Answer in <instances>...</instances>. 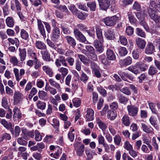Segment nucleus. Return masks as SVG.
Instances as JSON below:
<instances>
[{
    "label": "nucleus",
    "mask_w": 160,
    "mask_h": 160,
    "mask_svg": "<svg viewBox=\"0 0 160 160\" xmlns=\"http://www.w3.org/2000/svg\"><path fill=\"white\" fill-rule=\"evenodd\" d=\"M82 52L88 58L94 61L97 59V55L95 53V50L93 47L90 45H87L85 48L82 50Z\"/></svg>",
    "instance_id": "nucleus-1"
},
{
    "label": "nucleus",
    "mask_w": 160,
    "mask_h": 160,
    "mask_svg": "<svg viewBox=\"0 0 160 160\" xmlns=\"http://www.w3.org/2000/svg\"><path fill=\"white\" fill-rule=\"evenodd\" d=\"M121 17L120 15H117L112 17L106 18L103 20L105 25L107 26L112 27L115 25L116 23L120 21Z\"/></svg>",
    "instance_id": "nucleus-2"
},
{
    "label": "nucleus",
    "mask_w": 160,
    "mask_h": 160,
    "mask_svg": "<svg viewBox=\"0 0 160 160\" xmlns=\"http://www.w3.org/2000/svg\"><path fill=\"white\" fill-rule=\"evenodd\" d=\"M118 73L121 79L124 81L128 82V79L133 81L135 78L134 76L131 73H128L122 71H119Z\"/></svg>",
    "instance_id": "nucleus-3"
},
{
    "label": "nucleus",
    "mask_w": 160,
    "mask_h": 160,
    "mask_svg": "<svg viewBox=\"0 0 160 160\" xmlns=\"http://www.w3.org/2000/svg\"><path fill=\"white\" fill-rule=\"evenodd\" d=\"M148 13L150 18L156 23H160V16L156 14L155 12L152 9L148 8Z\"/></svg>",
    "instance_id": "nucleus-4"
},
{
    "label": "nucleus",
    "mask_w": 160,
    "mask_h": 160,
    "mask_svg": "<svg viewBox=\"0 0 160 160\" xmlns=\"http://www.w3.org/2000/svg\"><path fill=\"white\" fill-rule=\"evenodd\" d=\"M23 98V95L18 91L15 92L13 96V104L17 105L21 103Z\"/></svg>",
    "instance_id": "nucleus-5"
},
{
    "label": "nucleus",
    "mask_w": 160,
    "mask_h": 160,
    "mask_svg": "<svg viewBox=\"0 0 160 160\" xmlns=\"http://www.w3.org/2000/svg\"><path fill=\"white\" fill-rule=\"evenodd\" d=\"M100 8L102 10H106L110 6V0H98Z\"/></svg>",
    "instance_id": "nucleus-6"
},
{
    "label": "nucleus",
    "mask_w": 160,
    "mask_h": 160,
    "mask_svg": "<svg viewBox=\"0 0 160 160\" xmlns=\"http://www.w3.org/2000/svg\"><path fill=\"white\" fill-rule=\"evenodd\" d=\"M55 64L58 67H60L62 65L66 67L68 66L65 57L62 55H60L58 58L56 59Z\"/></svg>",
    "instance_id": "nucleus-7"
},
{
    "label": "nucleus",
    "mask_w": 160,
    "mask_h": 160,
    "mask_svg": "<svg viewBox=\"0 0 160 160\" xmlns=\"http://www.w3.org/2000/svg\"><path fill=\"white\" fill-rule=\"evenodd\" d=\"M127 108L130 116L134 117L137 115L138 111L137 107L132 105H128L127 106Z\"/></svg>",
    "instance_id": "nucleus-8"
},
{
    "label": "nucleus",
    "mask_w": 160,
    "mask_h": 160,
    "mask_svg": "<svg viewBox=\"0 0 160 160\" xmlns=\"http://www.w3.org/2000/svg\"><path fill=\"white\" fill-rule=\"evenodd\" d=\"M21 4L18 0H12L11 1V8L14 11L21 10Z\"/></svg>",
    "instance_id": "nucleus-9"
},
{
    "label": "nucleus",
    "mask_w": 160,
    "mask_h": 160,
    "mask_svg": "<svg viewBox=\"0 0 160 160\" xmlns=\"http://www.w3.org/2000/svg\"><path fill=\"white\" fill-rule=\"evenodd\" d=\"M60 31L59 28H53L52 32L51 39L53 41H57L60 37Z\"/></svg>",
    "instance_id": "nucleus-10"
},
{
    "label": "nucleus",
    "mask_w": 160,
    "mask_h": 160,
    "mask_svg": "<svg viewBox=\"0 0 160 160\" xmlns=\"http://www.w3.org/2000/svg\"><path fill=\"white\" fill-rule=\"evenodd\" d=\"M104 42H100L95 40L93 42V45L96 51L100 53L102 52L104 50V47L102 43Z\"/></svg>",
    "instance_id": "nucleus-11"
},
{
    "label": "nucleus",
    "mask_w": 160,
    "mask_h": 160,
    "mask_svg": "<svg viewBox=\"0 0 160 160\" xmlns=\"http://www.w3.org/2000/svg\"><path fill=\"white\" fill-rule=\"evenodd\" d=\"M155 47L154 45L151 42H148L145 48L144 52L147 54H151L155 51Z\"/></svg>",
    "instance_id": "nucleus-12"
},
{
    "label": "nucleus",
    "mask_w": 160,
    "mask_h": 160,
    "mask_svg": "<svg viewBox=\"0 0 160 160\" xmlns=\"http://www.w3.org/2000/svg\"><path fill=\"white\" fill-rule=\"evenodd\" d=\"M135 42L137 47L141 49H144L146 45V42L143 39L138 37L135 40Z\"/></svg>",
    "instance_id": "nucleus-13"
},
{
    "label": "nucleus",
    "mask_w": 160,
    "mask_h": 160,
    "mask_svg": "<svg viewBox=\"0 0 160 160\" xmlns=\"http://www.w3.org/2000/svg\"><path fill=\"white\" fill-rule=\"evenodd\" d=\"M95 28L97 37L98 39V41H100V42H104L102 29L98 25L95 26Z\"/></svg>",
    "instance_id": "nucleus-14"
},
{
    "label": "nucleus",
    "mask_w": 160,
    "mask_h": 160,
    "mask_svg": "<svg viewBox=\"0 0 160 160\" xmlns=\"http://www.w3.org/2000/svg\"><path fill=\"white\" fill-rule=\"evenodd\" d=\"M106 56L108 59L111 61H114L116 59V56L113 51L108 48L106 51Z\"/></svg>",
    "instance_id": "nucleus-15"
},
{
    "label": "nucleus",
    "mask_w": 160,
    "mask_h": 160,
    "mask_svg": "<svg viewBox=\"0 0 160 160\" xmlns=\"http://www.w3.org/2000/svg\"><path fill=\"white\" fill-rule=\"evenodd\" d=\"M86 118L88 121H92L94 119V111L93 110L89 108H88L86 111Z\"/></svg>",
    "instance_id": "nucleus-16"
},
{
    "label": "nucleus",
    "mask_w": 160,
    "mask_h": 160,
    "mask_svg": "<svg viewBox=\"0 0 160 160\" xmlns=\"http://www.w3.org/2000/svg\"><path fill=\"white\" fill-rule=\"evenodd\" d=\"M104 35L108 40H113L115 38V34L112 30L108 29L105 31Z\"/></svg>",
    "instance_id": "nucleus-17"
},
{
    "label": "nucleus",
    "mask_w": 160,
    "mask_h": 160,
    "mask_svg": "<svg viewBox=\"0 0 160 160\" xmlns=\"http://www.w3.org/2000/svg\"><path fill=\"white\" fill-rule=\"evenodd\" d=\"M38 26L41 34L43 36L44 39H45L46 38L45 31L44 26L41 20H38Z\"/></svg>",
    "instance_id": "nucleus-18"
},
{
    "label": "nucleus",
    "mask_w": 160,
    "mask_h": 160,
    "mask_svg": "<svg viewBox=\"0 0 160 160\" xmlns=\"http://www.w3.org/2000/svg\"><path fill=\"white\" fill-rule=\"evenodd\" d=\"M132 62V58L129 56H128L125 59L121 60L119 63L121 66H125L130 65Z\"/></svg>",
    "instance_id": "nucleus-19"
},
{
    "label": "nucleus",
    "mask_w": 160,
    "mask_h": 160,
    "mask_svg": "<svg viewBox=\"0 0 160 160\" xmlns=\"http://www.w3.org/2000/svg\"><path fill=\"white\" fill-rule=\"evenodd\" d=\"M141 125L142 128L144 132L148 134L154 133L153 129L152 127L143 123H142Z\"/></svg>",
    "instance_id": "nucleus-20"
},
{
    "label": "nucleus",
    "mask_w": 160,
    "mask_h": 160,
    "mask_svg": "<svg viewBox=\"0 0 160 160\" xmlns=\"http://www.w3.org/2000/svg\"><path fill=\"white\" fill-rule=\"evenodd\" d=\"M41 53L42 56V58L43 60L46 61H50L51 58L50 54L49 53L47 49L41 51Z\"/></svg>",
    "instance_id": "nucleus-21"
},
{
    "label": "nucleus",
    "mask_w": 160,
    "mask_h": 160,
    "mask_svg": "<svg viewBox=\"0 0 160 160\" xmlns=\"http://www.w3.org/2000/svg\"><path fill=\"white\" fill-rule=\"evenodd\" d=\"M117 116V113L115 111L109 110L108 111L107 117L108 119L113 120L115 119Z\"/></svg>",
    "instance_id": "nucleus-22"
},
{
    "label": "nucleus",
    "mask_w": 160,
    "mask_h": 160,
    "mask_svg": "<svg viewBox=\"0 0 160 160\" xmlns=\"http://www.w3.org/2000/svg\"><path fill=\"white\" fill-rule=\"evenodd\" d=\"M96 123L98 124L99 128L101 129L103 132H105L107 128L105 123H104L99 118L96 119Z\"/></svg>",
    "instance_id": "nucleus-23"
},
{
    "label": "nucleus",
    "mask_w": 160,
    "mask_h": 160,
    "mask_svg": "<svg viewBox=\"0 0 160 160\" xmlns=\"http://www.w3.org/2000/svg\"><path fill=\"white\" fill-rule=\"evenodd\" d=\"M68 43L72 47L74 48L76 44L75 39L70 36H67L65 37Z\"/></svg>",
    "instance_id": "nucleus-24"
},
{
    "label": "nucleus",
    "mask_w": 160,
    "mask_h": 160,
    "mask_svg": "<svg viewBox=\"0 0 160 160\" xmlns=\"http://www.w3.org/2000/svg\"><path fill=\"white\" fill-rule=\"evenodd\" d=\"M19 56L20 57V61L21 62H23L25 60L27 55L26 49H22L19 48Z\"/></svg>",
    "instance_id": "nucleus-25"
},
{
    "label": "nucleus",
    "mask_w": 160,
    "mask_h": 160,
    "mask_svg": "<svg viewBox=\"0 0 160 160\" xmlns=\"http://www.w3.org/2000/svg\"><path fill=\"white\" fill-rule=\"evenodd\" d=\"M5 22L7 25L9 27H13L14 25L15 21L12 17H8L6 19Z\"/></svg>",
    "instance_id": "nucleus-26"
},
{
    "label": "nucleus",
    "mask_w": 160,
    "mask_h": 160,
    "mask_svg": "<svg viewBox=\"0 0 160 160\" xmlns=\"http://www.w3.org/2000/svg\"><path fill=\"white\" fill-rule=\"evenodd\" d=\"M42 70L50 77H52L53 75V72L52 69L48 66L45 65L42 67Z\"/></svg>",
    "instance_id": "nucleus-27"
},
{
    "label": "nucleus",
    "mask_w": 160,
    "mask_h": 160,
    "mask_svg": "<svg viewBox=\"0 0 160 160\" xmlns=\"http://www.w3.org/2000/svg\"><path fill=\"white\" fill-rule=\"evenodd\" d=\"M35 46L38 49L44 50L47 49L46 45L41 41H36L35 42Z\"/></svg>",
    "instance_id": "nucleus-28"
},
{
    "label": "nucleus",
    "mask_w": 160,
    "mask_h": 160,
    "mask_svg": "<svg viewBox=\"0 0 160 160\" xmlns=\"http://www.w3.org/2000/svg\"><path fill=\"white\" fill-rule=\"evenodd\" d=\"M136 33L137 35L142 38H145L146 37V33L139 28H136Z\"/></svg>",
    "instance_id": "nucleus-29"
},
{
    "label": "nucleus",
    "mask_w": 160,
    "mask_h": 160,
    "mask_svg": "<svg viewBox=\"0 0 160 160\" xmlns=\"http://www.w3.org/2000/svg\"><path fill=\"white\" fill-rule=\"evenodd\" d=\"M138 68H139L142 71H145L146 70L148 66L146 64L142 62H138L136 63Z\"/></svg>",
    "instance_id": "nucleus-30"
},
{
    "label": "nucleus",
    "mask_w": 160,
    "mask_h": 160,
    "mask_svg": "<svg viewBox=\"0 0 160 160\" xmlns=\"http://www.w3.org/2000/svg\"><path fill=\"white\" fill-rule=\"evenodd\" d=\"M122 122L125 126H128L130 124L129 117L127 115H124L122 119Z\"/></svg>",
    "instance_id": "nucleus-31"
},
{
    "label": "nucleus",
    "mask_w": 160,
    "mask_h": 160,
    "mask_svg": "<svg viewBox=\"0 0 160 160\" xmlns=\"http://www.w3.org/2000/svg\"><path fill=\"white\" fill-rule=\"evenodd\" d=\"M128 69L136 75L140 73L139 70L136 64L134 66H130L128 68Z\"/></svg>",
    "instance_id": "nucleus-32"
},
{
    "label": "nucleus",
    "mask_w": 160,
    "mask_h": 160,
    "mask_svg": "<svg viewBox=\"0 0 160 160\" xmlns=\"http://www.w3.org/2000/svg\"><path fill=\"white\" fill-rule=\"evenodd\" d=\"M48 82L50 85L52 87H53L58 89L61 88V87L60 84L57 82L53 79H50L48 80Z\"/></svg>",
    "instance_id": "nucleus-33"
},
{
    "label": "nucleus",
    "mask_w": 160,
    "mask_h": 160,
    "mask_svg": "<svg viewBox=\"0 0 160 160\" xmlns=\"http://www.w3.org/2000/svg\"><path fill=\"white\" fill-rule=\"evenodd\" d=\"M99 59L101 61V62L105 66L109 64V62L108 59L106 57L105 55H102L99 57Z\"/></svg>",
    "instance_id": "nucleus-34"
},
{
    "label": "nucleus",
    "mask_w": 160,
    "mask_h": 160,
    "mask_svg": "<svg viewBox=\"0 0 160 160\" xmlns=\"http://www.w3.org/2000/svg\"><path fill=\"white\" fill-rule=\"evenodd\" d=\"M158 72L157 68L153 66H151L148 70V74L149 75L153 76L156 74Z\"/></svg>",
    "instance_id": "nucleus-35"
},
{
    "label": "nucleus",
    "mask_w": 160,
    "mask_h": 160,
    "mask_svg": "<svg viewBox=\"0 0 160 160\" xmlns=\"http://www.w3.org/2000/svg\"><path fill=\"white\" fill-rule=\"evenodd\" d=\"M13 112H14L13 117H17L18 119L22 118L21 113L18 108L15 107L13 109Z\"/></svg>",
    "instance_id": "nucleus-36"
},
{
    "label": "nucleus",
    "mask_w": 160,
    "mask_h": 160,
    "mask_svg": "<svg viewBox=\"0 0 160 160\" xmlns=\"http://www.w3.org/2000/svg\"><path fill=\"white\" fill-rule=\"evenodd\" d=\"M87 5L92 11L93 12L95 11L97 4L95 2H89L87 3Z\"/></svg>",
    "instance_id": "nucleus-37"
},
{
    "label": "nucleus",
    "mask_w": 160,
    "mask_h": 160,
    "mask_svg": "<svg viewBox=\"0 0 160 160\" xmlns=\"http://www.w3.org/2000/svg\"><path fill=\"white\" fill-rule=\"evenodd\" d=\"M78 18L82 20H85L87 16L85 13H83L78 10L74 14Z\"/></svg>",
    "instance_id": "nucleus-38"
},
{
    "label": "nucleus",
    "mask_w": 160,
    "mask_h": 160,
    "mask_svg": "<svg viewBox=\"0 0 160 160\" xmlns=\"http://www.w3.org/2000/svg\"><path fill=\"white\" fill-rule=\"evenodd\" d=\"M118 54L120 56H124L126 55L128 52L126 48L124 47H121L118 49Z\"/></svg>",
    "instance_id": "nucleus-39"
},
{
    "label": "nucleus",
    "mask_w": 160,
    "mask_h": 160,
    "mask_svg": "<svg viewBox=\"0 0 160 160\" xmlns=\"http://www.w3.org/2000/svg\"><path fill=\"white\" fill-rule=\"evenodd\" d=\"M84 146L82 144L77 149H75L76 150V153L78 156L80 157L82 155L84 152Z\"/></svg>",
    "instance_id": "nucleus-40"
},
{
    "label": "nucleus",
    "mask_w": 160,
    "mask_h": 160,
    "mask_svg": "<svg viewBox=\"0 0 160 160\" xmlns=\"http://www.w3.org/2000/svg\"><path fill=\"white\" fill-rule=\"evenodd\" d=\"M2 106L5 109H8L9 108V103L8 102V99L6 97L2 98L1 100Z\"/></svg>",
    "instance_id": "nucleus-41"
},
{
    "label": "nucleus",
    "mask_w": 160,
    "mask_h": 160,
    "mask_svg": "<svg viewBox=\"0 0 160 160\" xmlns=\"http://www.w3.org/2000/svg\"><path fill=\"white\" fill-rule=\"evenodd\" d=\"M36 105L38 108L43 110L46 108V103L45 102L39 100L37 101Z\"/></svg>",
    "instance_id": "nucleus-42"
},
{
    "label": "nucleus",
    "mask_w": 160,
    "mask_h": 160,
    "mask_svg": "<svg viewBox=\"0 0 160 160\" xmlns=\"http://www.w3.org/2000/svg\"><path fill=\"white\" fill-rule=\"evenodd\" d=\"M61 27L64 34H69L70 33V30L67 26L63 24H61Z\"/></svg>",
    "instance_id": "nucleus-43"
},
{
    "label": "nucleus",
    "mask_w": 160,
    "mask_h": 160,
    "mask_svg": "<svg viewBox=\"0 0 160 160\" xmlns=\"http://www.w3.org/2000/svg\"><path fill=\"white\" fill-rule=\"evenodd\" d=\"M34 59L35 60L34 68L36 69H38L41 67V62L39 59L37 58L36 56L34 57Z\"/></svg>",
    "instance_id": "nucleus-44"
},
{
    "label": "nucleus",
    "mask_w": 160,
    "mask_h": 160,
    "mask_svg": "<svg viewBox=\"0 0 160 160\" xmlns=\"http://www.w3.org/2000/svg\"><path fill=\"white\" fill-rule=\"evenodd\" d=\"M148 104L149 107L152 113L157 114L158 116V111L155 108V103L152 102H149Z\"/></svg>",
    "instance_id": "nucleus-45"
},
{
    "label": "nucleus",
    "mask_w": 160,
    "mask_h": 160,
    "mask_svg": "<svg viewBox=\"0 0 160 160\" xmlns=\"http://www.w3.org/2000/svg\"><path fill=\"white\" fill-rule=\"evenodd\" d=\"M128 18L129 20V21L131 23H135L137 22V19L134 17V15H133L131 12H129L128 13Z\"/></svg>",
    "instance_id": "nucleus-46"
},
{
    "label": "nucleus",
    "mask_w": 160,
    "mask_h": 160,
    "mask_svg": "<svg viewBox=\"0 0 160 160\" xmlns=\"http://www.w3.org/2000/svg\"><path fill=\"white\" fill-rule=\"evenodd\" d=\"M10 63L13 66H17L18 65V61L17 58L15 56H11L9 58Z\"/></svg>",
    "instance_id": "nucleus-47"
},
{
    "label": "nucleus",
    "mask_w": 160,
    "mask_h": 160,
    "mask_svg": "<svg viewBox=\"0 0 160 160\" xmlns=\"http://www.w3.org/2000/svg\"><path fill=\"white\" fill-rule=\"evenodd\" d=\"M121 140L122 138L118 134L116 135L114 138V142L118 146L120 145Z\"/></svg>",
    "instance_id": "nucleus-48"
},
{
    "label": "nucleus",
    "mask_w": 160,
    "mask_h": 160,
    "mask_svg": "<svg viewBox=\"0 0 160 160\" xmlns=\"http://www.w3.org/2000/svg\"><path fill=\"white\" fill-rule=\"evenodd\" d=\"M39 98L42 100H45L47 97V93L43 91H39L38 92Z\"/></svg>",
    "instance_id": "nucleus-49"
},
{
    "label": "nucleus",
    "mask_w": 160,
    "mask_h": 160,
    "mask_svg": "<svg viewBox=\"0 0 160 160\" xmlns=\"http://www.w3.org/2000/svg\"><path fill=\"white\" fill-rule=\"evenodd\" d=\"M78 56L80 60L83 63L85 64H87L88 63V60L87 58L84 55L82 54H78Z\"/></svg>",
    "instance_id": "nucleus-50"
},
{
    "label": "nucleus",
    "mask_w": 160,
    "mask_h": 160,
    "mask_svg": "<svg viewBox=\"0 0 160 160\" xmlns=\"http://www.w3.org/2000/svg\"><path fill=\"white\" fill-rule=\"evenodd\" d=\"M132 9L138 11H140L141 6L140 3L137 1L135 2L133 5Z\"/></svg>",
    "instance_id": "nucleus-51"
},
{
    "label": "nucleus",
    "mask_w": 160,
    "mask_h": 160,
    "mask_svg": "<svg viewBox=\"0 0 160 160\" xmlns=\"http://www.w3.org/2000/svg\"><path fill=\"white\" fill-rule=\"evenodd\" d=\"M119 42L121 44L124 45H126L128 44L127 39L125 36H119Z\"/></svg>",
    "instance_id": "nucleus-52"
},
{
    "label": "nucleus",
    "mask_w": 160,
    "mask_h": 160,
    "mask_svg": "<svg viewBox=\"0 0 160 160\" xmlns=\"http://www.w3.org/2000/svg\"><path fill=\"white\" fill-rule=\"evenodd\" d=\"M17 142L20 145L25 146H26L28 144V142L22 138H18Z\"/></svg>",
    "instance_id": "nucleus-53"
},
{
    "label": "nucleus",
    "mask_w": 160,
    "mask_h": 160,
    "mask_svg": "<svg viewBox=\"0 0 160 160\" xmlns=\"http://www.w3.org/2000/svg\"><path fill=\"white\" fill-rule=\"evenodd\" d=\"M32 156L36 160H42V158L41 154L37 152L33 153Z\"/></svg>",
    "instance_id": "nucleus-54"
},
{
    "label": "nucleus",
    "mask_w": 160,
    "mask_h": 160,
    "mask_svg": "<svg viewBox=\"0 0 160 160\" xmlns=\"http://www.w3.org/2000/svg\"><path fill=\"white\" fill-rule=\"evenodd\" d=\"M89 77L83 72H82L80 79L84 83H86Z\"/></svg>",
    "instance_id": "nucleus-55"
},
{
    "label": "nucleus",
    "mask_w": 160,
    "mask_h": 160,
    "mask_svg": "<svg viewBox=\"0 0 160 160\" xmlns=\"http://www.w3.org/2000/svg\"><path fill=\"white\" fill-rule=\"evenodd\" d=\"M0 122L7 129L10 128L11 127V125L12 124L11 123H8L4 119L1 121Z\"/></svg>",
    "instance_id": "nucleus-56"
},
{
    "label": "nucleus",
    "mask_w": 160,
    "mask_h": 160,
    "mask_svg": "<svg viewBox=\"0 0 160 160\" xmlns=\"http://www.w3.org/2000/svg\"><path fill=\"white\" fill-rule=\"evenodd\" d=\"M13 71L15 75L16 80L19 81L21 79V77L20 76L19 74V70L16 68H13Z\"/></svg>",
    "instance_id": "nucleus-57"
},
{
    "label": "nucleus",
    "mask_w": 160,
    "mask_h": 160,
    "mask_svg": "<svg viewBox=\"0 0 160 160\" xmlns=\"http://www.w3.org/2000/svg\"><path fill=\"white\" fill-rule=\"evenodd\" d=\"M58 71L62 73V75L63 77H65L68 74V70L67 68L63 67L59 68Z\"/></svg>",
    "instance_id": "nucleus-58"
},
{
    "label": "nucleus",
    "mask_w": 160,
    "mask_h": 160,
    "mask_svg": "<svg viewBox=\"0 0 160 160\" xmlns=\"http://www.w3.org/2000/svg\"><path fill=\"white\" fill-rule=\"evenodd\" d=\"M134 32V28L131 26L128 27L126 30V32L128 36L132 35Z\"/></svg>",
    "instance_id": "nucleus-59"
},
{
    "label": "nucleus",
    "mask_w": 160,
    "mask_h": 160,
    "mask_svg": "<svg viewBox=\"0 0 160 160\" xmlns=\"http://www.w3.org/2000/svg\"><path fill=\"white\" fill-rule=\"evenodd\" d=\"M72 102L74 106L76 107H79L81 105V101L78 98H75L73 99Z\"/></svg>",
    "instance_id": "nucleus-60"
},
{
    "label": "nucleus",
    "mask_w": 160,
    "mask_h": 160,
    "mask_svg": "<svg viewBox=\"0 0 160 160\" xmlns=\"http://www.w3.org/2000/svg\"><path fill=\"white\" fill-rule=\"evenodd\" d=\"M21 37L25 40H27L28 37V35L27 32L23 29H22L21 31Z\"/></svg>",
    "instance_id": "nucleus-61"
},
{
    "label": "nucleus",
    "mask_w": 160,
    "mask_h": 160,
    "mask_svg": "<svg viewBox=\"0 0 160 160\" xmlns=\"http://www.w3.org/2000/svg\"><path fill=\"white\" fill-rule=\"evenodd\" d=\"M118 99L119 102L121 103H125L128 101L127 98L121 95L119 96Z\"/></svg>",
    "instance_id": "nucleus-62"
},
{
    "label": "nucleus",
    "mask_w": 160,
    "mask_h": 160,
    "mask_svg": "<svg viewBox=\"0 0 160 160\" xmlns=\"http://www.w3.org/2000/svg\"><path fill=\"white\" fill-rule=\"evenodd\" d=\"M68 8L73 15L78 10L76 6L73 4L70 5L68 6Z\"/></svg>",
    "instance_id": "nucleus-63"
},
{
    "label": "nucleus",
    "mask_w": 160,
    "mask_h": 160,
    "mask_svg": "<svg viewBox=\"0 0 160 160\" xmlns=\"http://www.w3.org/2000/svg\"><path fill=\"white\" fill-rule=\"evenodd\" d=\"M98 90L99 93L101 94L103 97H105L107 95V93L106 90L102 87H100L98 88Z\"/></svg>",
    "instance_id": "nucleus-64"
}]
</instances>
